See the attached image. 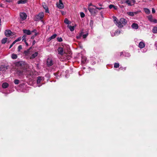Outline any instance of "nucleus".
Returning a JSON list of instances; mask_svg holds the SVG:
<instances>
[{
    "label": "nucleus",
    "instance_id": "obj_49",
    "mask_svg": "<svg viewBox=\"0 0 157 157\" xmlns=\"http://www.w3.org/2000/svg\"><path fill=\"white\" fill-rule=\"evenodd\" d=\"M95 8L96 9H98L99 10H100L101 9H104L103 8H102V7H96V6Z\"/></svg>",
    "mask_w": 157,
    "mask_h": 157
},
{
    "label": "nucleus",
    "instance_id": "obj_28",
    "mask_svg": "<svg viewBox=\"0 0 157 157\" xmlns=\"http://www.w3.org/2000/svg\"><path fill=\"white\" fill-rule=\"evenodd\" d=\"M26 37L27 36L25 34L23 35V36L22 37V41H24V42H26Z\"/></svg>",
    "mask_w": 157,
    "mask_h": 157
},
{
    "label": "nucleus",
    "instance_id": "obj_35",
    "mask_svg": "<svg viewBox=\"0 0 157 157\" xmlns=\"http://www.w3.org/2000/svg\"><path fill=\"white\" fill-rule=\"evenodd\" d=\"M127 14L128 15L132 16H133L134 15L133 14V12H127Z\"/></svg>",
    "mask_w": 157,
    "mask_h": 157
},
{
    "label": "nucleus",
    "instance_id": "obj_20",
    "mask_svg": "<svg viewBox=\"0 0 157 157\" xmlns=\"http://www.w3.org/2000/svg\"><path fill=\"white\" fill-rule=\"evenodd\" d=\"M38 55V52H35L30 57V59H34Z\"/></svg>",
    "mask_w": 157,
    "mask_h": 157
},
{
    "label": "nucleus",
    "instance_id": "obj_43",
    "mask_svg": "<svg viewBox=\"0 0 157 157\" xmlns=\"http://www.w3.org/2000/svg\"><path fill=\"white\" fill-rule=\"evenodd\" d=\"M140 12H141L140 11H136L135 12H133L134 15H136V14H138V13Z\"/></svg>",
    "mask_w": 157,
    "mask_h": 157
},
{
    "label": "nucleus",
    "instance_id": "obj_38",
    "mask_svg": "<svg viewBox=\"0 0 157 157\" xmlns=\"http://www.w3.org/2000/svg\"><path fill=\"white\" fill-rule=\"evenodd\" d=\"M57 40L58 42H61L63 41V39L61 37H58L57 38Z\"/></svg>",
    "mask_w": 157,
    "mask_h": 157
},
{
    "label": "nucleus",
    "instance_id": "obj_62",
    "mask_svg": "<svg viewBox=\"0 0 157 157\" xmlns=\"http://www.w3.org/2000/svg\"><path fill=\"white\" fill-rule=\"evenodd\" d=\"M62 13L63 14H64V12H62Z\"/></svg>",
    "mask_w": 157,
    "mask_h": 157
},
{
    "label": "nucleus",
    "instance_id": "obj_3",
    "mask_svg": "<svg viewBox=\"0 0 157 157\" xmlns=\"http://www.w3.org/2000/svg\"><path fill=\"white\" fill-rule=\"evenodd\" d=\"M24 54L25 56L28 59H30V57L31 56V54L30 51H29V49L24 51Z\"/></svg>",
    "mask_w": 157,
    "mask_h": 157
},
{
    "label": "nucleus",
    "instance_id": "obj_19",
    "mask_svg": "<svg viewBox=\"0 0 157 157\" xmlns=\"http://www.w3.org/2000/svg\"><path fill=\"white\" fill-rule=\"evenodd\" d=\"M145 45V43L142 41L140 42L139 44V47L140 48H144Z\"/></svg>",
    "mask_w": 157,
    "mask_h": 157
},
{
    "label": "nucleus",
    "instance_id": "obj_47",
    "mask_svg": "<svg viewBox=\"0 0 157 157\" xmlns=\"http://www.w3.org/2000/svg\"><path fill=\"white\" fill-rule=\"evenodd\" d=\"M15 43L14 41L13 42L12 44L10 45L9 47V49L11 48L15 44Z\"/></svg>",
    "mask_w": 157,
    "mask_h": 157
},
{
    "label": "nucleus",
    "instance_id": "obj_24",
    "mask_svg": "<svg viewBox=\"0 0 157 157\" xmlns=\"http://www.w3.org/2000/svg\"><path fill=\"white\" fill-rule=\"evenodd\" d=\"M144 12L147 14H149L150 13V11L148 8H144Z\"/></svg>",
    "mask_w": 157,
    "mask_h": 157
},
{
    "label": "nucleus",
    "instance_id": "obj_6",
    "mask_svg": "<svg viewBox=\"0 0 157 157\" xmlns=\"http://www.w3.org/2000/svg\"><path fill=\"white\" fill-rule=\"evenodd\" d=\"M56 5L57 7L59 9H62L64 8V6L61 0H59V3H57Z\"/></svg>",
    "mask_w": 157,
    "mask_h": 157
},
{
    "label": "nucleus",
    "instance_id": "obj_42",
    "mask_svg": "<svg viewBox=\"0 0 157 157\" xmlns=\"http://www.w3.org/2000/svg\"><path fill=\"white\" fill-rule=\"evenodd\" d=\"M125 53V56L129 57L130 56V54L129 53L127 52H124Z\"/></svg>",
    "mask_w": 157,
    "mask_h": 157
},
{
    "label": "nucleus",
    "instance_id": "obj_54",
    "mask_svg": "<svg viewBox=\"0 0 157 157\" xmlns=\"http://www.w3.org/2000/svg\"><path fill=\"white\" fill-rule=\"evenodd\" d=\"M54 74L55 75L57 78H58V74H57V73H54Z\"/></svg>",
    "mask_w": 157,
    "mask_h": 157
},
{
    "label": "nucleus",
    "instance_id": "obj_27",
    "mask_svg": "<svg viewBox=\"0 0 157 157\" xmlns=\"http://www.w3.org/2000/svg\"><path fill=\"white\" fill-rule=\"evenodd\" d=\"M11 57L13 59H16L17 56L16 54L13 53L12 54Z\"/></svg>",
    "mask_w": 157,
    "mask_h": 157
},
{
    "label": "nucleus",
    "instance_id": "obj_46",
    "mask_svg": "<svg viewBox=\"0 0 157 157\" xmlns=\"http://www.w3.org/2000/svg\"><path fill=\"white\" fill-rule=\"evenodd\" d=\"M88 7H90V6H93L94 7H96V6H95L93 5L91 3L88 4Z\"/></svg>",
    "mask_w": 157,
    "mask_h": 157
},
{
    "label": "nucleus",
    "instance_id": "obj_9",
    "mask_svg": "<svg viewBox=\"0 0 157 157\" xmlns=\"http://www.w3.org/2000/svg\"><path fill=\"white\" fill-rule=\"evenodd\" d=\"M47 64L48 66H50L53 64V62L52 59L48 58L47 62Z\"/></svg>",
    "mask_w": 157,
    "mask_h": 157
},
{
    "label": "nucleus",
    "instance_id": "obj_30",
    "mask_svg": "<svg viewBox=\"0 0 157 157\" xmlns=\"http://www.w3.org/2000/svg\"><path fill=\"white\" fill-rule=\"evenodd\" d=\"M7 38H3L2 40V44H5L7 41Z\"/></svg>",
    "mask_w": 157,
    "mask_h": 157
},
{
    "label": "nucleus",
    "instance_id": "obj_26",
    "mask_svg": "<svg viewBox=\"0 0 157 157\" xmlns=\"http://www.w3.org/2000/svg\"><path fill=\"white\" fill-rule=\"evenodd\" d=\"M8 86V84L6 82L3 83L2 84V87L4 88H7Z\"/></svg>",
    "mask_w": 157,
    "mask_h": 157
},
{
    "label": "nucleus",
    "instance_id": "obj_15",
    "mask_svg": "<svg viewBox=\"0 0 157 157\" xmlns=\"http://www.w3.org/2000/svg\"><path fill=\"white\" fill-rule=\"evenodd\" d=\"M11 33V31L10 30H7L5 31V34L6 36L9 37L10 36Z\"/></svg>",
    "mask_w": 157,
    "mask_h": 157
},
{
    "label": "nucleus",
    "instance_id": "obj_64",
    "mask_svg": "<svg viewBox=\"0 0 157 157\" xmlns=\"http://www.w3.org/2000/svg\"><path fill=\"white\" fill-rule=\"evenodd\" d=\"M31 49V48H30L29 49V50Z\"/></svg>",
    "mask_w": 157,
    "mask_h": 157
},
{
    "label": "nucleus",
    "instance_id": "obj_23",
    "mask_svg": "<svg viewBox=\"0 0 157 157\" xmlns=\"http://www.w3.org/2000/svg\"><path fill=\"white\" fill-rule=\"evenodd\" d=\"M83 32H81L79 34L77 35L76 36V38L78 39H80L81 37L82 36V34H83Z\"/></svg>",
    "mask_w": 157,
    "mask_h": 157
},
{
    "label": "nucleus",
    "instance_id": "obj_1",
    "mask_svg": "<svg viewBox=\"0 0 157 157\" xmlns=\"http://www.w3.org/2000/svg\"><path fill=\"white\" fill-rule=\"evenodd\" d=\"M44 17V14L43 13H40L38 14L35 16L34 18V20L35 21H37L42 19Z\"/></svg>",
    "mask_w": 157,
    "mask_h": 157
},
{
    "label": "nucleus",
    "instance_id": "obj_50",
    "mask_svg": "<svg viewBox=\"0 0 157 157\" xmlns=\"http://www.w3.org/2000/svg\"><path fill=\"white\" fill-rule=\"evenodd\" d=\"M6 1L8 2H13V0H5Z\"/></svg>",
    "mask_w": 157,
    "mask_h": 157
},
{
    "label": "nucleus",
    "instance_id": "obj_4",
    "mask_svg": "<svg viewBox=\"0 0 157 157\" xmlns=\"http://www.w3.org/2000/svg\"><path fill=\"white\" fill-rule=\"evenodd\" d=\"M147 17L150 22L155 23H157V20L156 19H153L152 15L148 16Z\"/></svg>",
    "mask_w": 157,
    "mask_h": 157
},
{
    "label": "nucleus",
    "instance_id": "obj_11",
    "mask_svg": "<svg viewBox=\"0 0 157 157\" xmlns=\"http://www.w3.org/2000/svg\"><path fill=\"white\" fill-rule=\"evenodd\" d=\"M42 6L43 8L45 10V12L46 13H48V8L47 6V5L45 3L43 2L42 3Z\"/></svg>",
    "mask_w": 157,
    "mask_h": 157
},
{
    "label": "nucleus",
    "instance_id": "obj_53",
    "mask_svg": "<svg viewBox=\"0 0 157 157\" xmlns=\"http://www.w3.org/2000/svg\"><path fill=\"white\" fill-rule=\"evenodd\" d=\"M31 32L32 33L33 32H35V33H36V29H34L33 31H32Z\"/></svg>",
    "mask_w": 157,
    "mask_h": 157
},
{
    "label": "nucleus",
    "instance_id": "obj_34",
    "mask_svg": "<svg viewBox=\"0 0 157 157\" xmlns=\"http://www.w3.org/2000/svg\"><path fill=\"white\" fill-rule=\"evenodd\" d=\"M119 66V64L118 63H115L114 64V67L115 68L118 67Z\"/></svg>",
    "mask_w": 157,
    "mask_h": 157
},
{
    "label": "nucleus",
    "instance_id": "obj_10",
    "mask_svg": "<svg viewBox=\"0 0 157 157\" xmlns=\"http://www.w3.org/2000/svg\"><path fill=\"white\" fill-rule=\"evenodd\" d=\"M81 61L82 64H83L87 63V59L86 56H82Z\"/></svg>",
    "mask_w": 157,
    "mask_h": 157
},
{
    "label": "nucleus",
    "instance_id": "obj_16",
    "mask_svg": "<svg viewBox=\"0 0 157 157\" xmlns=\"http://www.w3.org/2000/svg\"><path fill=\"white\" fill-rule=\"evenodd\" d=\"M132 28L135 29H137L139 28V26L137 24L135 23H133L131 26Z\"/></svg>",
    "mask_w": 157,
    "mask_h": 157
},
{
    "label": "nucleus",
    "instance_id": "obj_51",
    "mask_svg": "<svg viewBox=\"0 0 157 157\" xmlns=\"http://www.w3.org/2000/svg\"><path fill=\"white\" fill-rule=\"evenodd\" d=\"M152 13H155V9L154 8H152Z\"/></svg>",
    "mask_w": 157,
    "mask_h": 157
},
{
    "label": "nucleus",
    "instance_id": "obj_52",
    "mask_svg": "<svg viewBox=\"0 0 157 157\" xmlns=\"http://www.w3.org/2000/svg\"><path fill=\"white\" fill-rule=\"evenodd\" d=\"M123 69H124V70H125L126 69V67H120V68H119V69H121V70H122Z\"/></svg>",
    "mask_w": 157,
    "mask_h": 157
},
{
    "label": "nucleus",
    "instance_id": "obj_2",
    "mask_svg": "<svg viewBox=\"0 0 157 157\" xmlns=\"http://www.w3.org/2000/svg\"><path fill=\"white\" fill-rule=\"evenodd\" d=\"M20 18L21 20V22L23 23L22 21L25 20L27 17V15L26 13L24 12H22L20 13Z\"/></svg>",
    "mask_w": 157,
    "mask_h": 157
},
{
    "label": "nucleus",
    "instance_id": "obj_31",
    "mask_svg": "<svg viewBox=\"0 0 157 157\" xmlns=\"http://www.w3.org/2000/svg\"><path fill=\"white\" fill-rule=\"evenodd\" d=\"M56 36H57V35L56 34L53 35L49 38L50 40H51L54 39L56 37Z\"/></svg>",
    "mask_w": 157,
    "mask_h": 157
},
{
    "label": "nucleus",
    "instance_id": "obj_37",
    "mask_svg": "<svg viewBox=\"0 0 157 157\" xmlns=\"http://www.w3.org/2000/svg\"><path fill=\"white\" fill-rule=\"evenodd\" d=\"M66 58L65 59H69L71 58V56L70 55H67V54H66Z\"/></svg>",
    "mask_w": 157,
    "mask_h": 157
},
{
    "label": "nucleus",
    "instance_id": "obj_33",
    "mask_svg": "<svg viewBox=\"0 0 157 157\" xmlns=\"http://www.w3.org/2000/svg\"><path fill=\"white\" fill-rule=\"evenodd\" d=\"M21 37H19L16 40H15L14 41V42H15V43L16 42L20 41L21 40Z\"/></svg>",
    "mask_w": 157,
    "mask_h": 157
},
{
    "label": "nucleus",
    "instance_id": "obj_58",
    "mask_svg": "<svg viewBox=\"0 0 157 157\" xmlns=\"http://www.w3.org/2000/svg\"><path fill=\"white\" fill-rule=\"evenodd\" d=\"M155 45L156 47V49L157 50V44H155Z\"/></svg>",
    "mask_w": 157,
    "mask_h": 157
},
{
    "label": "nucleus",
    "instance_id": "obj_44",
    "mask_svg": "<svg viewBox=\"0 0 157 157\" xmlns=\"http://www.w3.org/2000/svg\"><path fill=\"white\" fill-rule=\"evenodd\" d=\"M37 33H36L34 35L32 36L31 37V39H33L37 35Z\"/></svg>",
    "mask_w": 157,
    "mask_h": 157
},
{
    "label": "nucleus",
    "instance_id": "obj_17",
    "mask_svg": "<svg viewBox=\"0 0 157 157\" xmlns=\"http://www.w3.org/2000/svg\"><path fill=\"white\" fill-rule=\"evenodd\" d=\"M121 21H120V20L119 21H116L115 23V24L117 25L118 27L121 28L123 27V26L121 23Z\"/></svg>",
    "mask_w": 157,
    "mask_h": 157
},
{
    "label": "nucleus",
    "instance_id": "obj_18",
    "mask_svg": "<svg viewBox=\"0 0 157 157\" xmlns=\"http://www.w3.org/2000/svg\"><path fill=\"white\" fill-rule=\"evenodd\" d=\"M44 80V78L42 77L39 76L37 77V83L38 84L40 83L41 81Z\"/></svg>",
    "mask_w": 157,
    "mask_h": 157
},
{
    "label": "nucleus",
    "instance_id": "obj_12",
    "mask_svg": "<svg viewBox=\"0 0 157 157\" xmlns=\"http://www.w3.org/2000/svg\"><path fill=\"white\" fill-rule=\"evenodd\" d=\"M57 51L58 53L60 55H62L64 53L63 49L62 48L60 47L58 48Z\"/></svg>",
    "mask_w": 157,
    "mask_h": 157
},
{
    "label": "nucleus",
    "instance_id": "obj_14",
    "mask_svg": "<svg viewBox=\"0 0 157 157\" xmlns=\"http://www.w3.org/2000/svg\"><path fill=\"white\" fill-rule=\"evenodd\" d=\"M120 33L121 31L120 30H116L115 31V32H114V34H112V32H110L111 36H113L116 35H118L119 34H120Z\"/></svg>",
    "mask_w": 157,
    "mask_h": 157
},
{
    "label": "nucleus",
    "instance_id": "obj_22",
    "mask_svg": "<svg viewBox=\"0 0 157 157\" xmlns=\"http://www.w3.org/2000/svg\"><path fill=\"white\" fill-rule=\"evenodd\" d=\"M27 0H20L17 2L18 4H24L27 2Z\"/></svg>",
    "mask_w": 157,
    "mask_h": 157
},
{
    "label": "nucleus",
    "instance_id": "obj_60",
    "mask_svg": "<svg viewBox=\"0 0 157 157\" xmlns=\"http://www.w3.org/2000/svg\"><path fill=\"white\" fill-rule=\"evenodd\" d=\"M0 6H1V7H3V6H2V5H0Z\"/></svg>",
    "mask_w": 157,
    "mask_h": 157
},
{
    "label": "nucleus",
    "instance_id": "obj_48",
    "mask_svg": "<svg viewBox=\"0 0 157 157\" xmlns=\"http://www.w3.org/2000/svg\"><path fill=\"white\" fill-rule=\"evenodd\" d=\"M109 9H111L113 7H114V5H110L109 6Z\"/></svg>",
    "mask_w": 157,
    "mask_h": 157
},
{
    "label": "nucleus",
    "instance_id": "obj_7",
    "mask_svg": "<svg viewBox=\"0 0 157 157\" xmlns=\"http://www.w3.org/2000/svg\"><path fill=\"white\" fill-rule=\"evenodd\" d=\"M25 71V69L18 70L17 71V73L19 76L22 75H24Z\"/></svg>",
    "mask_w": 157,
    "mask_h": 157
},
{
    "label": "nucleus",
    "instance_id": "obj_63",
    "mask_svg": "<svg viewBox=\"0 0 157 157\" xmlns=\"http://www.w3.org/2000/svg\"><path fill=\"white\" fill-rule=\"evenodd\" d=\"M31 49V48H30L29 49V50Z\"/></svg>",
    "mask_w": 157,
    "mask_h": 157
},
{
    "label": "nucleus",
    "instance_id": "obj_57",
    "mask_svg": "<svg viewBox=\"0 0 157 157\" xmlns=\"http://www.w3.org/2000/svg\"><path fill=\"white\" fill-rule=\"evenodd\" d=\"M111 32H112V34H114V32H113V31H111Z\"/></svg>",
    "mask_w": 157,
    "mask_h": 157
},
{
    "label": "nucleus",
    "instance_id": "obj_29",
    "mask_svg": "<svg viewBox=\"0 0 157 157\" xmlns=\"http://www.w3.org/2000/svg\"><path fill=\"white\" fill-rule=\"evenodd\" d=\"M64 22L67 24H69L71 23V22L69 21L67 18L65 19L64 20Z\"/></svg>",
    "mask_w": 157,
    "mask_h": 157
},
{
    "label": "nucleus",
    "instance_id": "obj_5",
    "mask_svg": "<svg viewBox=\"0 0 157 157\" xmlns=\"http://www.w3.org/2000/svg\"><path fill=\"white\" fill-rule=\"evenodd\" d=\"M125 2L129 6H132L136 2L135 0H126Z\"/></svg>",
    "mask_w": 157,
    "mask_h": 157
},
{
    "label": "nucleus",
    "instance_id": "obj_39",
    "mask_svg": "<svg viewBox=\"0 0 157 157\" xmlns=\"http://www.w3.org/2000/svg\"><path fill=\"white\" fill-rule=\"evenodd\" d=\"M80 15L81 17L82 18L84 17L85 16L84 13L83 12H81L80 13Z\"/></svg>",
    "mask_w": 157,
    "mask_h": 157
},
{
    "label": "nucleus",
    "instance_id": "obj_8",
    "mask_svg": "<svg viewBox=\"0 0 157 157\" xmlns=\"http://www.w3.org/2000/svg\"><path fill=\"white\" fill-rule=\"evenodd\" d=\"M88 9L91 14L96 13L97 12L96 10L93 8L88 7Z\"/></svg>",
    "mask_w": 157,
    "mask_h": 157
},
{
    "label": "nucleus",
    "instance_id": "obj_41",
    "mask_svg": "<svg viewBox=\"0 0 157 157\" xmlns=\"http://www.w3.org/2000/svg\"><path fill=\"white\" fill-rule=\"evenodd\" d=\"M88 35V33H87L85 34H82V37L83 38H85Z\"/></svg>",
    "mask_w": 157,
    "mask_h": 157
},
{
    "label": "nucleus",
    "instance_id": "obj_36",
    "mask_svg": "<svg viewBox=\"0 0 157 157\" xmlns=\"http://www.w3.org/2000/svg\"><path fill=\"white\" fill-rule=\"evenodd\" d=\"M14 83L15 84H18L19 83V80L18 79H15L14 80Z\"/></svg>",
    "mask_w": 157,
    "mask_h": 157
},
{
    "label": "nucleus",
    "instance_id": "obj_21",
    "mask_svg": "<svg viewBox=\"0 0 157 157\" xmlns=\"http://www.w3.org/2000/svg\"><path fill=\"white\" fill-rule=\"evenodd\" d=\"M121 22L122 24L124 25H126L127 23V21L124 18H121L120 19Z\"/></svg>",
    "mask_w": 157,
    "mask_h": 157
},
{
    "label": "nucleus",
    "instance_id": "obj_25",
    "mask_svg": "<svg viewBox=\"0 0 157 157\" xmlns=\"http://www.w3.org/2000/svg\"><path fill=\"white\" fill-rule=\"evenodd\" d=\"M67 27L70 30L71 32L73 31L75 29L74 26H71V25H68L67 26Z\"/></svg>",
    "mask_w": 157,
    "mask_h": 157
},
{
    "label": "nucleus",
    "instance_id": "obj_32",
    "mask_svg": "<svg viewBox=\"0 0 157 157\" xmlns=\"http://www.w3.org/2000/svg\"><path fill=\"white\" fill-rule=\"evenodd\" d=\"M153 32L155 33H157V27H154L152 29Z\"/></svg>",
    "mask_w": 157,
    "mask_h": 157
},
{
    "label": "nucleus",
    "instance_id": "obj_55",
    "mask_svg": "<svg viewBox=\"0 0 157 157\" xmlns=\"http://www.w3.org/2000/svg\"><path fill=\"white\" fill-rule=\"evenodd\" d=\"M36 43V41L35 40H33V45H34Z\"/></svg>",
    "mask_w": 157,
    "mask_h": 157
},
{
    "label": "nucleus",
    "instance_id": "obj_45",
    "mask_svg": "<svg viewBox=\"0 0 157 157\" xmlns=\"http://www.w3.org/2000/svg\"><path fill=\"white\" fill-rule=\"evenodd\" d=\"M22 46L21 45H20L18 46V51H20V50L22 49Z\"/></svg>",
    "mask_w": 157,
    "mask_h": 157
},
{
    "label": "nucleus",
    "instance_id": "obj_40",
    "mask_svg": "<svg viewBox=\"0 0 157 157\" xmlns=\"http://www.w3.org/2000/svg\"><path fill=\"white\" fill-rule=\"evenodd\" d=\"M113 18L114 20V22L115 23L116 21H118V20L117 19V18L115 16H113Z\"/></svg>",
    "mask_w": 157,
    "mask_h": 157
},
{
    "label": "nucleus",
    "instance_id": "obj_56",
    "mask_svg": "<svg viewBox=\"0 0 157 157\" xmlns=\"http://www.w3.org/2000/svg\"><path fill=\"white\" fill-rule=\"evenodd\" d=\"M27 46H28L29 44H28L26 42V41L25 42H24Z\"/></svg>",
    "mask_w": 157,
    "mask_h": 157
},
{
    "label": "nucleus",
    "instance_id": "obj_61",
    "mask_svg": "<svg viewBox=\"0 0 157 157\" xmlns=\"http://www.w3.org/2000/svg\"><path fill=\"white\" fill-rule=\"evenodd\" d=\"M99 5L100 6H102V5L101 4H99Z\"/></svg>",
    "mask_w": 157,
    "mask_h": 157
},
{
    "label": "nucleus",
    "instance_id": "obj_59",
    "mask_svg": "<svg viewBox=\"0 0 157 157\" xmlns=\"http://www.w3.org/2000/svg\"><path fill=\"white\" fill-rule=\"evenodd\" d=\"M123 53V52H121V54H122V53Z\"/></svg>",
    "mask_w": 157,
    "mask_h": 157
},
{
    "label": "nucleus",
    "instance_id": "obj_13",
    "mask_svg": "<svg viewBox=\"0 0 157 157\" xmlns=\"http://www.w3.org/2000/svg\"><path fill=\"white\" fill-rule=\"evenodd\" d=\"M23 33L25 35H29L31 34V32L29 29H23Z\"/></svg>",
    "mask_w": 157,
    "mask_h": 157
}]
</instances>
